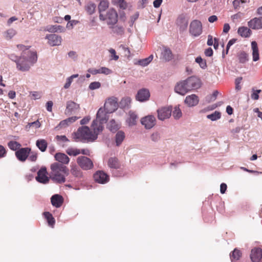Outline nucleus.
Returning a JSON list of instances; mask_svg holds the SVG:
<instances>
[{
  "instance_id": "1",
  "label": "nucleus",
  "mask_w": 262,
  "mask_h": 262,
  "mask_svg": "<svg viewBox=\"0 0 262 262\" xmlns=\"http://www.w3.org/2000/svg\"><path fill=\"white\" fill-rule=\"evenodd\" d=\"M96 121H93L90 128L86 126L80 127L76 132L73 133V138L75 140L80 139L87 142H93L96 140L98 135L102 132V127H97Z\"/></svg>"
},
{
  "instance_id": "2",
  "label": "nucleus",
  "mask_w": 262,
  "mask_h": 262,
  "mask_svg": "<svg viewBox=\"0 0 262 262\" xmlns=\"http://www.w3.org/2000/svg\"><path fill=\"white\" fill-rule=\"evenodd\" d=\"M37 61V55L35 52L28 50L24 51L19 56V60L16 64L18 71L28 72Z\"/></svg>"
},
{
  "instance_id": "3",
  "label": "nucleus",
  "mask_w": 262,
  "mask_h": 262,
  "mask_svg": "<svg viewBox=\"0 0 262 262\" xmlns=\"http://www.w3.org/2000/svg\"><path fill=\"white\" fill-rule=\"evenodd\" d=\"M51 177L53 181L58 183H62L66 181L65 175L69 173V169L67 166L57 162L51 165Z\"/></svg>"
},
{
  "instance_id": "4",
  "label": "nucleus",
  "mask_w": 262,
  "mask_h": 262,
  "mask_svg": "<svg viewBox=\"0 0 262 262\" xmlns=\"http://www.w3.org/2000/svg\"><path fill=\"white\" fill-rule=\"evenodd\" d=\"M99 17L100 20L105 21L110 29H112L118 21V14L114 9H109L105 14H100Z\"/></svg>"
},
{
  "instance_id": "5",
  "label": "nucleus",
  "mask_w": 262,
  "mask_h": 262,
  "mask_svg": "<svg viewBox=\"0 0 262 262\" xmlns=\"http://www.w3.org/2000/svg\"><path fill=\"white\" fill-rule=\"evenodd\" d=\"M78 166L84 170L92 169L94 167L93 161L87 157L80 156L76 159Z\"/></svg>"
},
{
  "instance_id": "6",
  "label": "nucleus",
  "mask_w": 262,
  "mask_h": 262,
  "mask_svg": "<svg viewBox=\"0 0 262 262\" xmlns=\"http://www.w3.org/2000/svg\"><path fill=\"white\" fill-rule=\"evenodd\" d=\"M202 33V24L198 20H192L189 26V33L193 37H198Z\"/></svg>"
},
{
  "instance_id": "7",
  "label": "nucleus",
  "mask_w": 262,
  "mask_h": 262,
  "mask_svg": "<svg viewBox=\"0 0 262 262\" xmlns=\"http://www.w3.org/2000/svg\"><path fill=\"white\" fill-rule=\"evenodd\" d=\"M105 108L100 107L96 114V118L93 121H96L97 127L100 126L102 127V131L103 129V124L105 123L108 119V114Z\"/></svg>"
},
{
  "instance_id": "8",
  "label": "nucleus",
  "mask_w": 262,
  "mask_h": 262,
  "mask_svg": "<svg viewBox=\"0 0 262 262\" xmlns=\"http://www.w3.org/2000/svg\"><path fill=\"white\" fill-rule=\"evenodd\" d=\"M118 104L117 99L116 97H111L106 101L104 108L106 110L107 113H112L118 108Z\"/></svg>"
},
{
  "instance_id": "9",
  "label": "nucleus",
  "mask_w": 262,
  "mask_h": 262,
  "mask_svg": "<svg viewBox=\"0 0 262 262\" xmlns=\"http://www.w3.org/2000/svg\"><path fill=\"white\" fill-rule=\"evenodd\" d=\"M171 106L162 107L157 110L158 118L160 120L163 121L169 118L171 116Z\"/></svg>"
},
{
  "instance_id": "10",
  "label": "nucleus",
  "mask_w": 262,
  "mask_h": 262,
  "mask_svg": "<svg viewBox=\"0 0 262 262\" xmlns=\"http://www.w3.org/2000/svg\"><path fill=\"white\" fill-rule=\"evenodd\" d=\"M31 151L29 147L20 148L15 151V155L17 160L21 162H24L28 158Z\"/></svg>"
},
{
  "instance_id": "11",
  "label": "nucleus",
  "mask_w": 262,
  "mask_h": 262,
  "mask_svg": "<svg viewBox=\"0 0 262 262\" xmlns=\"http://www.w3.org/2000/svg\"><path fill=\"white\" fill-rule=\"evenodd\" d=\"M141 123L147 129L152 128L156 123V119L153 115H148L141 119Z\"/></svg>"
},
{
  "instance_id": "12",
  "label": "nucleus",
  "mask_w": 262,
  "mask_h": 262,
  "mask_svg": "<svg viewBox=\"0 0 262 262\" xmlns=\"http://www.w3.org/2000/svg\"><path fill=\"white\" fill-rule=\"evenodd\" d=\"M190 91L198 89L201 86L200 80L195 76H191L184 80Z\"/></svg>"
},
{
  "instance_id": "13",
  "label": "nucleus",
  "mask_w": 262,
  "mask_h": 262,
  "mask_svg": "<svg viewBox=\"0 0 262 262\" xmlns=\"http://www.w3.org/2000/svg\"><path fill=\"white\" fill-rule=\"evenodd\" d=\"M79 109L80 105L79 104L71 100L68 101L67 102L65 114L68 116L75 114L77 111L79 110Z\"/></svg>"
},
{
  "instance_id": "14",
  "label": "nucleus",
  "mask_w": 262,
  "mask_h": 262,
  "mask_svg": "<svg viewBox=\"0 0 262 262\" xmlns=\"http://www.w3.org/2000/svg\"><path fill=\"white\" fill-rule=\"evenodd\" d=\"M47 168L46 167H42L37 172V176L36 177V180L40 183L47 184L49 181L47 176Z\"/></svg>"
},
{
  "instance_id": "15",
  "label": "nucleus",
  "mask_w": 262,
  "mask_h": 262,
  "mask_svg": "<svg viewBox=\"0 0 262 262\" xmlns=\"http://www.w3.org/2000/svg\"><path fill=\"white\" fill-rule=\"evenodd\" d=\"M248 26L252 30L262 29V16L255 17L248 21Z\"/></svg>"
},
{
  "instance_id": "16",
  "label": "nucleus",
  "mask_w": 262,
  "mask_h": 262,
  "mask_svg": "<svg viewBox=\"0 0 262 262\" xmlns=\"http://www.w3.org/2000/svg\"><path fill=\"white\" fill-rule=\"evenodd\" d=\"M150 92L147 89L142 88L139 90L136 96V99L140 102H145L149 100Z\"/></svg>"
},
{
  "instance_id": "17",
  "label": "nucleus",
  "mask_w": 262,
  "mask_h": 262,
  "mask_svg": "<svg viewBox=\"0 0 262 262\" xmlns=\"http://www.w3.org/2000/svg\"><path fill=\"white\" fill-rule=\"evenodd\" d=\"M95 181L100 184H105L109 180L108 176L102 171H98L94 174Z\"/></svg>"
},
{
  "instance_id": "18",
  "label": "nucleus",
  "mask_w": 262,
  "mask_h": 262,
  "mask_svg": "<svg viewBox=\"0 0 262 262\" xmlns=\"http://www.w3.org/2000/svg\"><path fill=\"white\" fill-rule=\"evenodd\" d=\"M46 39L48 40V43L51 46L60 45L62 40L61 36L55 34L47 35Z\"/></svg>"
},
{
  "instance_id": "19",
  "label": "nucleus",
  "mask_w": 262,
  "mask_h": 262,
  "mask_svg": "<svg viewBox=\"0 0 262 262\" xmlns=\"http://www.w3.org/2000/svg\"><path fill=\"white\" fill-rule=\"evenodd\" d=\"M250 258L252 262H261L262 250L259 248H254L252 249Z\"/></svg>"
},
{
  "instance_id": "20",
  "label": "nucleus",
  "mask_w": 262,
  "mask_h": 262,
  "mask_svg": "<svg viewBox=\"0 0 262 262\" xmlns=\"http://www.w3.org/2000/svg\"><path fill=\"white\" fill-rule=\"evenodd\" d=\"M184 80L177 83L174 88V91L177 93L181 95H184L190 91Z\"/></svg>"
},
{
  "instance_id": "21",
  "label": "nucleus",
  "mask_w": 262,
  "mask_h": 262,
  "mask_svg": "<svg viewBox=\"0 0 262 262\" xmlns=\"http://www.w3.org/2000/svg\"><path fill=\"white\" fill-rule=\"evenodd\" d=\"M177 25L182 31L186 30L188 24V19L184 14L180 15L177 20Z\"/></svg>"
},
{
  "instance_id": "22",
  "label": "nucleus",
  "mask_w": 262,
  "mask_h": 262,
  "mask_svg": "<svg viewBox=\"0 0 262 262\" xmlns=\"http://www.w3.org/2000/svg\"><path fill=\"white\" fill-rule=\"evenodd\" d=\"M198 97L195 94L187 96L185 99V103L189 107L195 106L199 103Z\"/></svg>"
},
{
  "instance_id": "23",
  "label": "nucleus",
  "mask_w": 262,
  "mask_h": 262,
  "mask_svg": "<svg viewBox=\"0 0 262 262\" xmlns=\"http://www.w3.org/2000/svg\"><path fill=\"white\" fill-rule=\"evenodd\" d=\"M79 118V117L76 116L69 117L65 120L60 121L58 126L56 127V128L59 129L61 128H65L69 126L70 124L76 121Z\"/></svg>"
},
{
  "instance_id": "24",
  "label": "nucleus",
  "mask_w": 262,
  "mask_h": 262,
  "mask_svg": "<svg viewBox=\"0 0 262 262\" xmlns=\"http://www.w3.org/2000/svg\"><path fill=\"white\" fill-rule=\"evenodd\" d=\"M54 157L55 160L58 162V163L63 165L64 164H68L70 162V158L67 155L63 153H56Z\"/></svg>"
},
{
  "instance_id": "25",
  "label": "nucleus",
  "mask_w": 262,
  "mask_h": 262,
  "mask_svg": "<svg viewBox=\"0 0 262 262\" xmlns=\"http://www.w3.org/2000/svg\"><path fill=\"white\" fill-rule=\"evenodd\" d=\"M63 199L61 195L59 194H54L51 198L52 205L56 207H60L63 203Z\"/></svg>"
},
{
  "instance_id": "26",
  "label": "nucleus",
  "mask_w": 262,
  "mask_h": 262,
  "mask_svg": "<svg viewBox=\"0 0 262 262\" xmlns=\"http://www.w3.org/2000/svg\"><path fill=\"white\" fill-rule=\"evenodd\" d=\"M70 172L72 176L77 179L82 177L83 174L81 169L75 164L71 165Z\"/></svg>"
},
{
  "instance_id": "27",
  "label": "nucleus",
  "mask_w": 262,
  "mask_h": 262,
  "mask_svg": "<svg viewBox=\"0 0 262 262\" xmlns=\"http://www.w3.org/2000/svg\"><path fill=\"white\" fill-rule=\"evenodd\" d=\"M250 29L249 27H240L238 29L237 33L242 37L247 38L251 34L252 31Z\"/></svg>"
},
{
  "instance_id": "28",
  "label": "nucleus",
  "mask_w": 262,
  "mask_h": 262,
  "mask_svg": "<svg viewBox=\"0 0 262 262\" xmlns=\"http://www.w3.org/2000/svg\"><path fill=\"white\" fill-rule=\"evenodd\" d=\"M107 127L111 132L115 133L120 128V124L114 119H111L107 123Z\"/></svg>"
},
{
  "instance_id": "29",
  "label": "nucleus",
  "mask_w": 262,
  "mask_h": 262,
  "mask_svg": "<svg viewBox=\"0 0 262 262\" xmlns=\"http://www.w3.org/2000/svg\"><path fill=\"white\" fill-rule=\"evenodd\" d=\"M251 48L252 50L253 60L256 61L259 60V57L257 44L256 41H253L251 42Z\"/></svg>"
},
{
  "instance_id": "30",
  "label": "nucleus",
  "mask_w": 262,
  "mask_h": 262,
  "mask_svg": "<svg viewBox=\"0 0 262 262\" xmlns=\"http://www.w3.org/2000/svg\"><path fill=\"white\" fill-rule=\"evenodd\" d=\"M137 119V115L135 113L130 111L129 112V117L126 121L129 126H132L136 124Z\"/></svg>"
},
{
  "instance_id": "31",
  "label": "nucleus",
  "mask_w": 262,
  "mask_h": 262,
  "mask_svg": "<svg viewBox=\"0 0 262 262\" xmlns=\"http://www.w3.org/2000/svg\"><path fill=\"white\" fill-rule=\"evenodd\" d=\"M45 30L51 33L61 32L63 31L64 28L59 25H53L47 26Z\"/></svg>"
},
{
  "instance_id": "32",
  "label": "nucleus",
  "mask_w": 262,
  "mask_h": 262,
  "mask_svg": "<svg viewBox=\"0 0 262 262\" xmlns=\"http://www.w3.org/2000/svg\"><path fill=\"white\" fill-rule=\"evenodd\" d=\"M36 145L41 151L44 152L47 149L48 143L45 139H39L36 141Z\"/></svg>"
},
{
  "instance_id": "33",
  "label": "nucleus",
  "mask_w": 262,
  "mask_h": 262,
  "mask_svg": "<svg viewBox=\"0 0 262 262\" xmlns=\"http://www.w3.org/2000/svg\"><path fill=\"white\" fill-rule=\"evenodd\" d=\"M153 57V55H150L147 58L138 60L135 64L140 65L142 67H146L152 60Z\"/></svg>"
},
{
  "instance_id": "34",
  "label": "nucleus",
  "mask_w": 262,
  "mask_h": 262,
  "mask_svg": "<svg viewBox=\"0 0 262 262\" xmlns=\"http://www.w3.org/2000/svg\"><path fill=\"white\" fill-rule=\"evenodd\" d=\"M162 58L166 61L170 60L172 58V54L170 50L165 48L162 52Z\"/></svg>"
},
{
  "instance_id": "35",
  "label": "nucleus",
  "mask_w": 262,
  "mask_h": 262,
  "mask_svg": "<svg viewBox=\"0 0 262 262\" xmlns=\"http://www.w3.org/2000/svg\"><path fill=\"white\" fill-rule=\"evenodd\" d=\"M125 138V134L122 131H118L115 136V142L117 146H119Z\"/></svg>"
},
{
  "instance_id": "36",
  "label": "nucleus",
  "mask_w": 262,
  "mask_h": 262,
  "mask_svg": "<svg viewBox=\"0 0 262 262\" xmlns=\"http://www.w3.org/2000/svg\"><path fill=\"white\" fill-rule=\"evenodd\" d=\"M131 103L130 97L123 98L119 103L120 107L122 108H128Z\"/></svg>"
},
{
  "instance_id": "37",
  "label": "nucleus",
  "mask_w": 262,
  "mask_h": 262,
  "mask_svg": "<svg viewBox=\"0 0 262 262\" xmlns=\"http://www.w3.org/2000/svg\"><path fill=\"white\" fill-rule=\"evenodd\" d=\"M108 165L111 168L118 169L120 167V164L116 158H110L108 161Z\"/></svg>"
},
{
  "instance_id": "38",
  "label": "nucleus",
  "mask_w": 262,
  "mask_h": 262,
  "mask_svg": "<svg viewBox=\"0 0 262 262\" xmlns=\"http://www.w3.org/2000/svg\"><path fill=\"white\" fill-rule=\"evenodd\" d=\"M96 8V5L92 2H89L85 6V9L89 15L94 13Z\"/></svg>"
},
{
  "instance_id": "39",
  "label": "nucleus",
  "mask_w": 262,
  "mask_h": 262,
  "mask_svg": "<svg viewBox=\"0 0 262 262\" xmlns=\"http://www.w3.org/2000/svg\"><path fill=\"white\" fill-rule=\"evenodd\" d=\"M21 146V145L19 143L15 141H10L8 143V146L9 148L15 151L18 150L20 148Z\"/></svg>"
},
{
  "instance_id": "40",
  "label": "nucleus",
  "mask_w": 262,
  "mask_h": 262,
  "mask_svg": "<svg viewBox=\"0 0 262 262\" xmlns=\"http://www.w3.org/2000/svg\"><path fill=\"white\" fill-rule=\"evenodd\" d=\"M172 115L173 117L176 120L179 119L182 116V113L181 109L179 107V105H176L174 107L173 111L172 112Z\"/></svg>"
},
{
  "instance_id": "41",
  "label": "nucleus",
  "mask_w": 262,
  "mask_h": 262,
  "mask_svg": "<svg viewBox=\"0 0 262 262\" xmlns=\"http://www.w3.org/2000/svg\"><path fill=\"white\" fill-rule=\"evenodd\" d=\"M108 5L109 3L107 1L101 0L98 5L99 14H102V12L104 11L108 7Z\"/></svg>"
},
{
  "instance_id": "42",
  "label": "nucleus",
  "mask_w": 262,
  "mask_h": 262,
  "mask_svg": "<svg viewBox=\"0 0 262 262\" xmlns=\"http://www.w3.org/2000/svg\"><path fill=\"white\" fill-rule=\"evenodd\" d=\"M241 252L239 250L235 249L232 252V254H230V258L232 262H236L239 259L241 256Z\"/></svg>"
},
{
  "instance_id": "43",
  "label": "nucleus",
  "mask_w": 262,
  "mask_h": 262,
  "mask_svg": "<svg viewBox=\"0 0 262 262\" xmlns=\"http://www.w3.org/2000/svg\"><path fill=\"white\" fill-rule=\"evenodd\" d=\"M207 118L212 121H216L221 117V113L218 111H215L213 113L207 115Z\"/></svg>"
},
{
  "instance_id": "44",
  "label": "nucleus",
  "mask_w": 262,
  "mask_h": 262,
  "mask_svg": "<svg viewBox=\"0 0 262 262\" xmlns=\"http://www.w3.org/2000/svg\"><path fill=\"white\" fill-rule=\"evenodd\" d=\"M45 218L47 220L49 225L52 227L55 223V219L52 216V214L49 212H45L43 213Z\"/></svg>"
},
{
  "instance_id": "45",
  "label": "nucleus",
  "mask_w": 262,
  "mask_h": 262,
  "mask_svg": "<svg viewBox=\"0 0 262 262\" xmlns=\"http://www.w3.org/2000/svg\"><path fill=\"white\" fill-rule=\"evenodd\" d=\"M16 31L14 29L11 28L5 32L4 33V35L6 39L9 40L11 39L16 34Z\"/></svg>"
},
{
  "instance_id": "46",
  "label": "nucleus",
  "mask_w": 262,
  "mask_h": 262,
  "mask_svg": "<svg viewBox=\"0 0 262 262\" xmlns=\"http://www.w3.org/2000/svg\"><path fill=\"white\" fill-rule=\"evenodd\" d=\"M66 152L70 156H76L80 154V149L74 148H68Z\"/></svg>"
},
{
  "instance_id": "47",
  "label": "nucleus",
  "mask_w": 262,
  "mask_h": 262,
  "mask_svg": "<svg viewBox=\"0 0 262 262\" xmlns=\"http://www.w3.org/2000/svg\"><path fill=\"white\" fill-rule=\"evenodd\" d=\"M238 57L239 62L242 63H244L248 60V54L245 52H241Z\"/></svg>"
},
{
  "instance_id": "48",
  "label": "nucleus",
  "mask_w": 262,
  "mask_h": 262,
  "mask_svg": "<svg viewBox=\"0 0 262 262\" xmlns=\"http://www.w3.org/2000/svg\"><path fill=\"white\" fill-rule=\"evenodd\" d=\"M195 61L196 63H198L199 64L200 67L202 69H205L207 68V64H206V60L202 59L201 57H200V56L197 57L195 58Z\"/></svg>"
},
{
  "instance_id": "49",
  "label": "nucleus",
  "mask_w": 262,
  "mask_h": 262,
  "mask_svg": "<svg viewBox=\"0 0 262 262\" xmlns=\"http://www.w3.org/2000/svg\"><path fill=\"white\" fill-rule=\"evenodd\" d=\"M111 29L114 33H116L119 35H121L124 33V28L122 26H113V28Z\"/></svg>"
},
{
  "instance_id": "50",
  "label": "nucleus",
  "mask_w": 262,
  "mask_h": 262,
  "mask_svg": "<svg viewBox=\"0 0 262 262\" xmlns=\"http://www.w3.org/2000/svg\"><path fill=\"white\" fill-rule=\"evenodd\" d=\"M100 86H101L100 82H99L98 81H95V82H91L90 84V85L89 86V88L91 90H94L98 89L100 88Z\"/></svg>"
},
{
  "instance_id": "51",
  "label": "nucleus",
  "mask_w": 262,
  "mask_h": 262,
  "mask_svg": "<svg viewBox=\"0 0 262 262\" xmlns=\"http://www.w3.org/2000/svg\"><path fill=\"white\" fill-rule=\"evenodd\" d=\"M27 159L31 162L36 161L37 159V152L31 151Z\"/></svg>"
},
{
  "instance_id": "52",
  "label": "nucleus",
  "mask_w": 262,
  "mask_h": 262,
  "mask_svg": "<svg viewBox=\"0 0 262 262\" xmlns=\"http://www.w3.org/2000/svg\"><path fill=\"white\" fill-rule=\"evenodd\" d=\"M150 139L152 141L155 142H158L160 139L159 133L158 132L152 133L150 136Z\"/></svg>"
},
{
  "instance_id": "53",
  "label": "nucleus",
  "mask_w": 262,
  "mask_h": 262,
  "mask_svg": "<svg viewBox=\"0 0 262 262\" xmlns=\"http://www.w3.org/2000/svg\"><path fill=\"white\" fill-rule=\"evenodd\" d=\"M100 74H104L105 75H109L112 73L110 69L106 67H101L99 69Z\"/></svg>"
},
{
  "instance_id": "54",
  "label": "nucleus",
  "mask_w": 262,
  "mask_h": 262,
  "mask_svg": "<svg viewBox=\"0 0 262 262\" xmlns=\"http://www.w3.org/2000/svg\"><path fill=\"white\" fill-rule=\"evenodd\" d=\"M109 52L111 54V59L117 60L119 59V56L116 55V51L114 49H111L109 50Z\"/></svg>"
},
{
  "instance_id": "55",
  "label": "nucleus",
  "mask_w": 262,
  "mask_h": 262,
  "mask_svg": "<svg viewBox=\"0 0 262 262\" xmlns=\"http://www.w3.org/2000/svg\"><path fill=\"white\" fill-rule=\"evenodd\" d=\"M116 2L119 5L120 8L125 9L127 7V4L124 0H116Z\"/></svg>"
},
{
  "instance_id": "56",
  "label": "nucleus",
  "mask_w": 262,
  "mask_h": 262,
  "mask_svg": "<svg viewBox=\"0 0 262 262\" xmlns=\"http://www.w3.org/2000/svg\"><path fill=\"white\" fill-rule=\"evenodd\" d=\"M261 92L260 90H257L256 91H253L252 94H251V98L253 100H257L259 98L258 94Z\"/></svg>"
},
{
  "instance_id": "57",
  "label": "nucleus",
  "mask_w": 262,
  "mask_h": 262,
  "mask_svg": "<svg viewBox=\"0 0 262 262\" xmlns=\"http://www.w3.org/2000/svg\"><path fill=\"white\" fill-rule=\"evenodd\" d=\"M8 57L12 61L15 62L17 64V61L19 60V56H17L14 54H11L8 55Z\"/></svg>"
},
{
  "instance_id": "58",
  "label": "nucleus",
  "mask_w": 262,
  "mask_h": 262,
  "mask_svg": "<svg viewBox=\"0 0 262 262\" xmlns=\"http://www.w3.org/2000/svg\"><path fill=\"white\" fill-rule=\"evenodd\" d=\"M72 81H73V80L72 79V78L70 77H68L67 79L66 83L64 85V86H63L64 88L65 89H69L70 88Z\"/></svg>"
},
{
  "instance_id": "59",
  "label": "nucleus",
  "mask_w": 262,
  "mask_h": 262,
  "mask_svg": "<svg viewBox=\"0 0 262 262\" xmlns=\"http://www.w3.org/2000/svg\"><path fill=\"white\" fill-rule=\"evenodd\" d=\"M6 150L4 146L0 145V158L5 157Z\"/></svg>"
},
{
  "instance_id": "60",
  "label": "nucleus",
  "mask_w": 262,
  "mask_h": 262,
  "mask_svg": "<svg viewBox=\"0 0 262 262\" xmlns=\"http://www.w3.org/2000/svg\"><path fill=\"white\" fill-rule=\"evenodd\" d=\"M53 105V103L52 101H49L47 102L46 108H47V110L48 112H52Z\"/></svg>"
},
{
  "instance_id": "61",
  "label": "nucleus",
  "mask_w": 262,
  "mask_h": 262,
  "mask_svg": "<svg viewBox=\"0 0 262 262\" xmlns=\"http://www.w3.org/2000/svg\"><path fill=\"white\" fill-rule=\"evenodd\" d=\"M56 138L57 140H60V141H62V142L69 141V139L64 135H63V136L57 135V136H56Z\"/></svg>"
},
{
  "instance_id": "62",
  "label": "nucleus",
  "mask_w": 262,
  "mask_h": 262,
  "mask_svg": "<svg viewBox=\"0 0 262 262\" xmlns=\"http://www.w3.org/2000/svg\"><path fill=\"white\" fill-rule=\"evenodd\" d=\"M205 54L206 56L210 57L213 55V50L211 48H208L205 51Z\"/></svg>"
},
{
  "instance_id": "63",
  "label": "nucleus",
  "mask_w": 262,
  "mask_h": 262,
  "mask_svg": "<svg viewBox=\"0 0 262 262\" xmlns=\"http://www.w3.org/2000/svg\"><path fill=\"white\" fill-rule=\"evenodd\" d=\"M227 185L225 183H222L220 186V192L222 194L225 193L227 189Z\"/></svg>"
},
{
  "instance_id": "64",
  "label": "nucleus",
  "mask_w": 262,
  "mask_h": 262,
  "mask_svg": "<svg viewBox=\"0 0 262 262\" xmlns=\"http://www.w3.org/2000/svg\"><path fill=\"white\" fill-rule=\"evenodd\" d=\"M90 119H91V117L90 116L85 117L82 120H81L80 124L81 125L85 124L89 122Z\"/></svg>"
}]
</instances>
